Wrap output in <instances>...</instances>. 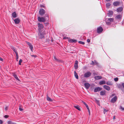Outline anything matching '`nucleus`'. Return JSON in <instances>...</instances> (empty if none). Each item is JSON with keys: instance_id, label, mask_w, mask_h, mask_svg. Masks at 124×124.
<instances>
[{"instance_id": "f257e3e1", "label": "nucleus", "mask_w": 124, "mask_h": 124, "mask_svg": "<svg viewBox=\"0 0 124 124\" xmlns=\"http://www.w3.org/2000/svg\"><path fill=\"white\" fill-rule=\"evenodd\" d=\"M38 21L40 22H44L46 21H47L49 19V17L48 16H46L45 17H40L39 16L38 17Z\"/></svg>"}, {"instance_id": "f03ea898", "label": "nucleus", "mask_w": 124, "mask_h": 124, "mask_svg": "<svg viewBox=\"0 0 124 124\" xmlns=\"http://www.w3.org/2000/svg\"><path fill=\"white\" fill-rule=\"evenodd\" d=\"M41 31L39 30V31L38 35L39 39H43L44 38V35L45 34V33L44 32H42Z\"/></svg>"}, {"instance_id": "7ed1b4c3", "label": "nucleus", "mask_w": 124, "mask_h": 124, "mask_svg": "<svg viewBox=\"0 0 124 124\" xmlns=\"http://www.w3.org/2000/svg\"><path fill=\"white\" fill-rule=\"evenodd\" d=\"M45 10L43 8H41L40 9L39 11V14L42 16L45 13Z\"/></svg>"}, {"instance_id": "20e7f679", "label": "nucleus", "mask_w": 124, "mask_h": 124, "mask_svg": "<svg viewBox=\"0 0 124 124\" xmlns=\"http://www.w3.org/2000/svg\"><path fill=\"white\" fill-rule=\"evenodd\" d=\"M91 74V73L90 72L88 71L85 73L84 74V77L85 78H87L90 77Z\"/></svg>"}, {"instance_id": "39448f33", "label": "nucleus", "mask_w": 124, "mask_h": 124, "mask_svg": "<svg viewBox=\"0 0 124 124\" xmlns=\"http://www.w3.org/2000/svg\"><path fill=\"white\" fill-rule=\"evenodd\" d=\"M103 30L102 27H100L97 28V32L98 33H101L103 31Z\"/></svg>"}, {"instance_id": "423d86ee", "label": "nucleus", "mask_w": 124, "mask_h": 124, "mask_svg": "<svg viewBox=\"0 0 124 124\" xmlns=\"http://www.w3.org/2000/svg\"><path fill=\"white\" fill-rule=\"evenodd\" d=\"M117 99V97L116 96L113 98L110 101V102L113 103H115Z\"/></svg>"}, {"instance_id": "0eeeda50", "label": "nucleus", "mask_w": 124, "mask_h": 124, "mask_svg": "<svg viewBox=\"0 0 124 124\" xmlns=\"http://www.w3.org/2000/svg\"><path fill=\"white\" fill-rule=\"evenodd\" d=\"M38 26L39 27L38 31H39V30L41 31V29H42L44 27L43 25L39 23L38 24Z\"/></svg>"}, {"instance_id": "6e6552de", "label": "nucleus", "mask_w": 124, "mask_h": 124, "mask_svg": "<svg viewBox=\"0 0 124 124\" xmlns=\"http://www.w3.org/2000/svg\"><path fill=\"white\" fill-rule=\"evenodd\" d=\"M102 89V88L98 86L95 88L94 90V92H99L101 91Z\"/></svg>"}, {"instance_id": "1a4fd4ad", "label": "nucleus", "mask_w": 124, "mask_h": 124, "mask_svg": "<svg viewBox=\"0 0 124 124\" xmlns=\"http://www.w3.org/2000/svg\"><path fill=\"white\" fill-rule=\"evenodd\" d=\"M26 44L28 45L30 49L31 50V51L32 52L33 51V47L32 45L30 43V42L26 41Z\"/></svg>"}, {"instance_id": "9d476101", "label": "nucleus", "mask_w": 124, "mask_h": 124, "mask_svg": "<svg viewBox=\"0 0 124 124\" xmlns=\"http://www.w3.org/2000/svg\"><path fill=\"white\" fill-rule=\"evenodd\" d=\"M15 24H18L20 23V20L18 18H17L14 20Z\"/></svg>"}, {"instance_id": "9b49d317", "label": "nucleus", "mask_w": 124, "mask_h": 124, "mask_svg": "<svg viewBox=\"0 0 124 124\" xmlns=\"http://www.w3.org/2000/svg\"><path fill=\"white\" fill-rule=\"evenodd\" d=\"M11 48L15 53L16 54H18V53L16 48L13 46H11Z\"/></svg>"}, {"instance_id": "f8f14e48", "label": "nucleus", "mask_w": 124, "mask_h": 124, "mask_svg": "<svg viewBox=\"0 0 124 124\" xmlns=\"http://www.w3.org/2000/svg\"><path fill=\"white\" fill-rule=\"evenodd\" d=\"M122 17L121 15H118L116 16L115 17V18L117 20H120Z\"/></svg>"}, {"instance_id": "ddd939ff", "label": "nucleus", "mask_w": 124, "mask_h": 124, "mask_svg": "<svg viewBox=\"0 0 124 124\" xmlns=\"http://www.w3.org/2000/svg\"><path fill=\"white\" fill-rule=\"evenodd\" d=\"M84 85L85 88L88 89L90 86V84L88 83H85L84 84Z\"/></svg>"}, {"instance_id": "4468645a", "label": "nucleus", "mask_w": 124, "mask_h": 124, "mask_svg": "<svg viewBox=\"0 0 124 124\" xmlns=\"http://www.w3.org/2000/svg\"><path fill=\"white\" fill-rule=\"evenodd\" d=\"M103 88L107 90V91H109L110 90V88L109 86L107 85H104L103 86Z\"/></svg>"}, {"instance_id": "2eb2a0df", "label": "nucleus", "mask_w": 124, "mask_h": 124, "mask_svg": "<svg viewBox=\"0 0 124 124\" xmlns=\"http://www.w3.org/2000/svg\"><path fill=\"white\" fill-rule=\"evenodd\" d=\"M78 62L77 60H76L75 62V64L74 65V67L75 69H77L78 68Z\"/></svg>"}, {"instance_id": "dca6fc26", "label": "nucleus", "mask_w": 124, "mask_h": 124, "mask_svg": "<svg viewBox=\"0 0 124 124\" xmlns=\"http://www.w3.org/2000/svg\"><path fill=\"white\" fill-rule=\"evenodd\" d=\"M102 77L101 76H95L94 78L95 80H98L102 78Z\"/></svg>"}, {"instance_id": "f3484780", "label": "nucleus", "mask_w": 124, "mask_h": 124, "mask_svg": "<svg viewBox=\"0 0 124 124\" xmlns=\"http://www.w3.org/2000/svg\"><path fill=\"white\" fill-rule=\"evenodd\" d=\"M113 4L114 6H118L120 4V2L119 1H116L114 2Z\"/></svg>"}, {"instance_id": "a211bd4d", "label": "nucleus", "mask_w": 124, "mask_h": 124, "mask_svg": "<svg viewBox=\"0 0 124 124\" xmlns=\"http://www.w3.org/2000/svg\"><path fill=\"white\" fill-rule=\"evenodd\" d=\"M113 12L112 11L109 10L108 11V16L109 17H111L113 15Z\"/></svg>"}, {"instance_id": "6ab92c4d", "label": "nucleus", "mask_w": 124, "mask_h": 124, "mask_svg": "<svg viewBox=\"0 0 124 124\" xmlns=\"http://www.w3.org/2000/svg\"><path fill=\"white\" fill-rule=\"evenodd\" d=\"M106 93V91L105 90L101 91L100 92V95L102 96L104 95Z\"/></svg>"}, {"instance_id": "aec40b11", "label": "nucleus", "mask_w": 124, "mask_h": 124, "mask_svg": "<svg viewBox=\"0 0 124 124\" xmlns=\"http://www.w3.org/2000/svg\"><path fill=\"white\" fill-rule=\"evenodd\" d=\"M106 84L108 85H113V83L111 81H108L106 82Z\"/></svg>"}, {"instance_id": "412c9836", "label": "nucleus", "mask_w": 124, "mask_h": 124, "mask_svg": "<svg viewBox=\"0 0 124 124\" xmlns=\"http://www.w3.org/2000/svg\"><path fill=\"white\" fill-rule=\"evenodd\" d=\"M12 16L14 18H16L17 17V15L15 12L13 13L12 14Z\"/></svg>"}, {"instance_id": "4be33fe9", "label": "nucleus", "mask_w": 124, "mask_h": 124, "mask_svg": "<svg viewBox=\"0 0 124 124\" xmlns=\"http://www.w3.org/2000/svg\"><path fill=\"white\" fill-rule=\"evenodd\" d=\"M123 10V8L122 7H119L117 9V12H121Z\"/></svg>"}, {"instance_id": "5701e85b", "label": "nucleus", "mask_w": 124, "mask_h": 124, "mask_svg": "<svg viewBox=\"0 0 124 124\" xmlns=\"http://www.w3.org/2000/svg\"><path fill=\"white\" fill-rule=\"evenodd\" d=\"M106 83V82L104 80H102L99 82V84L100 85H101L103 84H105Z\"/></svg>"}, {"instance_id": "b1692460", "label": "nucleus", "mask_w": 124, "mask_h": 124, "mask_svg": "<svg viewBox=\"0 0 124 124\" xmlns=\"http://www.w3.org/2000/svg\"><path fill=\"white\" fill-rule=\"evenodd\" d=\"M69 41L71 43H76L77 42V40L76 39H70L69 40Z\"/></svg>"}, {"instance_id": "393cba45", "label": "nucleus", "mask_w": 124, "mask_h": 124, "mask_svg": "<svg viewBox=\"0 0 124 124\" xmlns=\"http://www.w3.org/2000/svg\"><path fill=\"white\" fill-rule=\"evenodd\" d=\"M13 76L18 81H20V80L17 77V76L16 74H14Z\"/></svg>"}, {"instance_id": "a878e982", "label": "nucleus", "mask_w": 124, "mask_h": 124, "mask_svg": "<svg viewBox=\"0 0 124 124\" xmlns=\"http://www.w3.org/2000/svg\"><path fill=\"white\" fill-rule=\"evenodd\" d=\"M74 74L75 76V78H76L77 79H78V76L77 73L75 71L74 72Z\"/></svg>"}, {"instance_id": "bb28decb", "label": "nucleus", "mask_w": 124, "mask_h": 124, "mask_svg": "<svg viewBox=\"0 0 124 124\" xmlns=\"http://www.w3.org/2000/svg\"><path fill=\"white\" fill-rule=\"evenodd\" d=\"M106 19H107V20L110 22H113V21L114 19L112 18H106Z\"/></svg>"}, {"instance_id": "cd10ccee", "label": "nucleus", "mask_w": 124, "mask_h": 124, "mask_svg": "<svg viewBox=\"0 0 124 124\" xmlns=\"http://www.w3.org/2000/svg\"><path fill=\"white\" fill-rule=\"evenodd\" d=\"M47 100L49 101H52V100L47 95Z\"/></svg>"}, {"instance_id": "c85d7f7f", "label": "nucleus", "mask_w": 124, "mask_h": 124, "mask_svg": "<svg viewBox=\"0 0 124 124\" xmlns=\"http://www.w3.org/2000/svg\"><path fill=\"white\" fill-rule=\"evenodd\" d=\"M111 4L109 3H108L106 4V7L107 8H109V7L110 6Z\"/></svg>"}, {"instance_id": "c756f323", "label": "nucleus", "mask_w": 124, "mask_h": 124, "mask_svg": "<svg viewBox=\"0 0 124 124\" xmlns=\"http://www.w3.org/2000/svg\"><path fill=\"white\" fill-rule=\"evenodd\" d=\"M105 22L106 23L107 25H109L110 24V22L109 21H108L107 20V19H106L105 20Z\"/></svg>"}, {"instance_id": "7c9ffc66", "label": "nucleus", "mask_w": 124, "mask_h": 124, "mask_svg": "<svg viewBox=\"0 0 124 124\" xmlns=\"http://www.w3.org/2000/svg\"><path fill=\"white\" fill-rule=\"evenodd\" d=\"M75 107L77 109L79 110H80V109L79 108V107L78 106H75Z\"/></svg>"}, {"instance_id": "2f4dec72", "label": "nucleus", "mask_w": 124, "mask_h": 124, "mask_svg": "<svg viewBox=\"0 0 124 124\" xmlns=\"http://www.w3.org/2000/svg\"><path fill=\"white\" fill-rule=\"evenodd\" d=\"M54 60L55 61L57 62H59L60 61V60L57 59L55 56L54 57Z\"/></svg>"}, {"instance_id": "473e14b6", "label": "nucleus", "mask_w": 124, "mask_h": 124, "mask_svg": "<svg viewBox=\"0 0 124 124\" xmlns=\"http://www.w3.org/2000/svg\"><path fill=\"white\" fill-rule=\"evenodd\" d=\"M78 42L79 43L82 45H84L85 43L84 42L81 41H79Z\"/></svg>"}, {"instance_id": "72a5a7b5", "label": "nucleus", "mask_w": 124, "mask_h": 124, "mask_svg": "<svg viewBox=\"0 0 124 124\" xmlns=\"http://www.w3.org/2000/svg\"><path fill=\"white\" fill-rule=\"evenodd\" d=\"M108 111V109H104V111H103V112H104V114H105V113L106 112H107Z\"/></svg>"}, {"instance_id": "f704fd0d", "label": "nucleus", "mask_w": 124, "mask_h": 124, "mask_svg": "<svg viewBox=\"0 0 124 124\" xmlns=\"http://www.w3.org/2000/svg\"><path fill=\"white\" fill-rule=\"evenodd\" d=\"M16 60L17 61H18V59L19 57L18 54L16 55Z\"/></svg>"}, {"instance_id": "c9c22d12", "label": "nucleus", "mask_w": 124, "mask_h": 124, "mask_svg": "<svg viewBox=\"0 0 124 124\" xmlns=\"http://www.w3.org/2000/svg\"><path fill=\"white\" fill-rule=\"evenodd\" d=\"M22 62V60L21 59H20L19 61V65H21V63Z\"/></svg>"}, {"instance_id": "e433bc0d", "label": "nucleus", "mask_w": 124, "mask_h": 124, "mask_svg": "<svg viewBox=\"0 0 124 124\" xmlns=\"http://www.w3.org/2000/svg\"><path fill=\"white\" fill-rule=\"evenodd\" d=\"M118 80V78H114V80L115 82H117Z\"/></svg>"}, {"instance_id": "4c0bfd02", "label": "nucleus", "mask_w": 124, "mask_h": 124, "mask_svg": "<svg viewBox=\"0 0 124 124\" xmlns=\"http://www.w3.org/2000/svg\"><path fill=\"white\" fill-rule=\"evenodd\" d=\"M120 109H121L122 111L124 110V108L121 106H120Z\"/></svg>"}, {"instance_id": "58836bf2", "label": "nucleus", "mask_w": 124, "mask_h": 124, "mask_svg": "<svg viewBox=\"0 0 124 124\" xmlns=\"http://www.w3.org/2000/svg\"><path fill=\"white\" fill-rule=\"evenodd\" d=\"M8 124H13V123L12 121H8Z\"/></svg>"}, {"instance_id": "ea45409f", "label": "nucleus", "mask_w": 124, "mask_h": 124, "mask_svg": "<svg viewBox=\"0 0 124 124\" xmlns=\"http://www.w3.org/2000/svg\"><path fill=\"white\" fill-rule=\"evenodd\" d=\"M40 7L41 8H44L45 7V6L43 5H40Z\"/></svg>"}, {"instance_id": "a19ab883", "label": "nucleus", "mask_w": 124, "mask_h": 124, "mask_svg": "<svg viewBox=\"0 0 124 124\" xmlns=\"http://www.w3.org/2000/svg\"><path fill=\"white\" fill-rule=\"evenodd\" d=\"M31 56L32 57H34V58H35L37 56L36 55H31Z\"/></svg>"}, {"instance_id": "79ce46f5", "label": "nucleus", "mask_w": 124, "mask_h": 124, "mask_svg": "<svg viewBox=\"0 0 124 124\" xmlns=\"http://www.w3.org/2000/svg\"><path fill=\"white\" fill-rule=\"evenodd\" d=\"M91 64L93 65H94V63L93 61L92 62Z\"/></svg>"}, {"instance_id": "37998d69", "label": "nucleus", "mask_w": 124, "mask_h": 124, "mask_svg": "<svg viewBox=\"0 0 124 124\" xmlns=\"http://www.w3.org/2000/svg\"><path fill=\"white\" fill-rule=\"evenodd\" d=\"M8 106H7L6 107V108H5V109L6 111H7L8 109Z\"/></svg>"}, {"instance_id": "c03bdc74", "label": "nucleus", "mask_w": 124, "mask_h": 124, "mask_svg": "<svg viewBox=\"0 0 124 124\" xmlns=\"http://www.w3.org/2000/svg\"><path fill=\"white\" fill-rule=\"evenodd\" d=\"M87 41L88 43L90 42V41L89 39H88L87 40Z\"/></svg>"}, {"instance_id": "a18cd8bd", "label": "nucleus", "mask_w": 124, "mask_h": 124, "mask_svg": "<svg viewBox=\"0 0 124 124\" xmlns=\"http://www.w3.org/2000/svg\"><path fill=\"white\" fill-rule=\"evenodd\" d=\"M93 74L94 76L97 75H98V74L95 72H93Z\"/></svg>"}, {"instance_id": "49530a36", "label": "nucleus", "mask_w": 124, "mask_h": 124, "mask_svg": "<svg viewBox=\"0 0 124 124\" xmlns=\"http://www.w3.org/2000/svg\"><path fill=\"white\" fill-rule=\"evenodd\" d=\"M19 109L20 111H22L23 110V109L21 108L20 107L19 108Z\"/></svg>"}, {"instance_id": "de8ad7c7", "label": "nucleus", "mask_w": 124, "mask_h": 124, "mask_svg": "<svg viewBox=\"0 0 124 124\" xmlns=\"http://www.w3.org/2000/svg\"><path fill=\"white\" fill-rule=\"evenodd\" d=\"M4 117L5 118H7L8 117V116L7 115H5L4 116Z\"/></svg>"}, {"instance_id": "09e8293b", "label": "nucleus", "mask_w": 124, "mask_h": 124, "mask_svg": "<svg viewBox=\"0 0 124 124\" xmlns=\"http://www.w3.org/2000/svg\"><path fill=\"white\" fill-rule=\"evenodd\" d=\"M3 123V122L1 120H0V124H2Z\"/></svg>"}, {"instance_id": "8fccbe9b", "label": "nucleus", "mask_w": 124, "mask_h": 124, "mask_svg": "<svg viewBox=\"0 0 124 124\" xmlns=\"http://www.w3.org/2000/svg\"><path fill=\"white\" fill-rule=\"evenodd\" d=\"M121 90L123 92V93H124V89L123 88H121Z\"/></svg>"}, {"instance_id": "3c124183", "label": "nucleus", "mask_w": 124, "mask_h": 124, "mask_svg": "<svg viewBox=\"0 0 124 124\" xmlns=\"http://www.w3.org/2000/svg\"><path fill=\"white\" fill-rule=\"evenodd\" d=\"M122 85L123 87L124 88V83H123L122 84Z\"/></svg>"}, {"instance_id": "603ef678", "label": "nucleus", "mask_w": 124, "mask_h": 124, "mask_svg": "<svg viewBox=\"0 0 124 124\" xmlns=\"http://www.w3.org/2000/svg\"><path fill=\"white\" fill-rule=\"evenodd\" d=\"M115 94H112V95L110 97H112L114 96L115 95Z\"/></svg>"}, {"instance_id": "864d4df0", "label": "nucleus", "mask_w": 124, "mask_h": 124, "mask_svg": "<svg viewBox=\"0 0 124 124\" xmlns=\"http://www.w3.org/2000/svg\"><path fill=\"white\" fill-rule=\"evenodd\" d=\"M3 60V59L1 58L0 57V61H2Z\"/></svg>"}, {"instance_id": "5fc2aeb1", "label": "nucleus", "mask_w": 124, "mask_h": 124, "mask_svg": "<svg viewBox=\"0 0 124 124\" xmlns=\"http://www.w3.org/2000/svg\"><path fill=\"white\" fill-rule=\"evenodd\" d=\"M88 111L89 114V115H90V110H88Z\"/></svg>"}, {"instance_id": "6e6d98bb", "label": "nucleus", "mask_w": 124, "mask_h": 124, "mask_svg": "<svg viewBox=\"0 0 124 124\" xmlns=\"http://www.w3.org/2000/svg\"><path fill=\"white\" fill-rule=\"evenodd\" d=\"M86 108H87L88 110H90L88 106H87V107H86Z\"/></svg>"}, {"instance_id": "4d7b16f0", "label": "nucleus", "mask_w": 124, "mask_h": 124, "mask_svg": "<svg viewBox=\"0 0 124 124\" xmlns=\"http://www.w3.org/2000/svg\"><path fill=\"white\" fill-rule=\"evenodd\" d=\"M115 119V116H114L113 117V119L114 120Z\"/></svg>"}, {"instance_id": "13d9d810", "label": "nucleus", "mask_w": 124, "mask_h": 124, "mask_svg": "<svg viewBox=\"0 0 124 124\" xmlns=\"http://www.w3.org/2000/svg\"><path fill=\"white\" fill-rule=\"evenodd\" d=\"M111 0H106V1H110Z\"/></svg>"}, {"instance_id": "bf43d9fd", "label": "nucleus", "mask_w": 124, "mask_h": 124, "mask_svg": "<svg viewBox=\"0 0 124 124\" xmlns=\"http://www.w3.org/2000/svg\"><path fill=\"white\" fill-rule=\"evenodd\" d=\"M66 39V37H64L63 38V39Z\"/></svg>"}, {"instance_id": "052dcab7", "label": "nucleus", "mask_w": 124, "mask_h": 124, "mask_svg": "<svg viewBox=\"0 0 124 124\" xmlns=\"http://www.w3.org/2000/svg\"><path fill=\"white\" fill-rule=\"evenodd\" d=\"M83 103L84 105H85V104H86V103L85 102H83Z\"/></svg>"}, {"instance_id": "680f3d73", "label": "nucleus", "mask_w": 124, "mask_h": 124, "mask_svg": "<svg viewBox=\"0 0 124 124\" xmlns=\"http://www.w3.org/2000/svg\"><path fill=\"white\" fill-rule=\"evenodd\" d=\"M86 107H87V106H88V105L87 104L85 106Z\"/></svg>"}, {"instance_id": "e2e57ef3", "label": "nucleus", "mask_w": 124, "mask_h": 124, "mask_svg": "<svg viewBox=\"0 0 124 124\" xmlns=\"http://www.w3.org/2000/svg\"><path fill=\"white\" fill-rule=\"evenodd\" d=\"M45 24H46V25H47V24H48V23H45Z\"/></svg>"}, {"instance_id": "0e129e2a", "label": "nucleus", "mask_w": 124, "mask_h": 124, "mask_svg": "<svg viewBox=\"0 0 124 124\" xmlns=\"http://www.w3.org/2000/svg\"><path fill=\"white\" fill-rule=\"evenodd\" d=\"M87 105V104L86 103L85 105H85Z\"/></svg>"}, {"instance_id": "69168bd1", "label": "nucleus", "mask_w": 124, "mask_h": 124, "mask_svg": "<svg viewBox=\"0 0 124 124\" xmlns=\"http://www.w3.org/2000/svg\"><path fill=\"white\" fill-rule=\"evenodd\" d=\"M97 101L98 103L99 102V101Z\"/></svg>"}]
</instances>
